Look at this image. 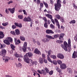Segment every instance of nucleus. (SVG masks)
<instances>
[{
  "instance_id": "1",
  "label": "nucleus",
  "mask_w": 77,
  "mask_h": 77,
  "mask_svg": "<svg viewBox=\"0 0 77 77\" xmlns=\"http://www.w3.org/2000/svg\"><path fill=\"white\" fill-rule=\"evenodd\" d=\"M68 44L66 41H64L63 42L64 45L63 44H61V47L66 51H68V48L69 51L71 50V39L70 38H69L68 40Z\"/></svg>"
},
{
  "instance_id": "2",
  "label": "nucleus",
  "mask_w": 77,
  "mask_h": 77,
  "mask_svg": "<svg viewBox=\"0 0 77 77\" xmlns=\"http://www.w3.org/2000/svg\"><path fill=\"white\" fill-rule=\"evenodd\" d=\"M33 54L31 52H29L26 54V55L24 56V60L25 62L27 63H30V59L29 57H32Z\"/></svg>"
},
{
  "instance_id": "3",
  "label": "nucleus",
  "mask_w": 77,
  "mask_h": 77,
  "mask_svg": "<svg viewBox=\"0 0 77 77\" xmlns=\"http://www.w3.org/2000/svg\"><path fill=\"white\" fill-rule=\"evenodd\" d=\"M54 6L55 11H59L61 6L60 0H57V3L55 4Z\"/></svg>"
},
{
  "instance_id": "4",
  "label": "nucleus",
  "mask_w": 77,
  "mask_h": 77,
  "mask_svg": "<svg viewBox=\"0 0 77 77\" xmlns=\"http://www.w3.org/2000/svg\"><path fill=\"white\" fill-rule=\"evenodd\" d=\"M27 42H25L23 45V46L22 48L21 47L19 46V48L20 50H23V52H26V50H27Z\"/></svg>"
},
{
  "instance_id": "5",
  "label": "nucleus",
  "mask_w": 77,
  "mask_h": 77,
  "mask_svg": "<svg viewBox=\"0 0 77 77\" xmlns=\"http://www.w3.org/2000/svg\"><path fill=\"white\" fill-rule=\"evenodd\" d=\"M59 34L55 35L54 36V37L51 36L49 35H46V38H48L49 39H54V38H59Z\"/></svg>"
},
{
  "instance_id": "6",
  "label": "nucleus",
  "mask_w": 77,
  "mask_h": 77,
  "mask_svg": "<svg viewBox=\"0 0 77 77\" xmlns=\"http://www.w3.org/2000/svg\"><path fill=\"white\" fill-rule=\"evenodd\" d=\"M6 50L5 49H2L0 52V55L2 56L3 57H5V55L6 54Z\"/></svg>"
},
{
  "instance_id": "7",
  "label": "nucleus",
  "mask_w": 77,
  "mask_h": 77,
  "mask_svg": "<svg viewBox=\"0 0 77 77\" xmlns=\"http://www.w3.org/2000/svg\"><path fill=\"white\" fill-rule=\"evenodd\" d=\"M51 50H49L48 51V54L47 55V59L48 60L51 62V63H53V61L51 60L50 59V54H51Z\"/></svg>"
},
{
  "instance_id": "8",
  "label": "nucleus",
  "mask_w": 77,
  "mask_h": 77,
  "mask_svg": "<svg viewBox=\"0 0 77 77\" xmlns=\"http://www.w3.org/2000/svg\"><path fill=\"white\" fill-rule=\"evenodd\" d=\"M23 21H25V22H30V21H32L31 18L29 17H26L23 19Z\"/></svg>"
},
{
  "instance_id": "9",
  "label": "nucleus",
  "mask_w": 77,
  "mask_h": 77,
  "mask_svg": "<svg viewBox=\"0 0 77 77\" xmlns=\"http://www.w3.org/2000/svg\"><path fill=\"white\" fill-rule=\"evenodd\" d=\"M57 57L60 59H63L64 58V56L62 54H58L57 55Z\"/></svg>"
},
{
  "instance_id": "10",
  "label": "nucleus",
  "mask_w": 77,
  "mask_h": 77,
  "mask_svg": "<svg viewBox=\"0 0 77 77\" xmlns=\"http://www.w3.org/2000/svg\"><path fill=\"white\" fill-rule=\"evenodd\" d=\"M54 20L56 25H57L58 26V28L59 29H60V24H59V22L58 20H57V19L55 18L54 19Z\"/></svg>"
},
{
  "instance_id": "11",
  "label": "nucleus",
  "mask_w": 77,
  "mask_h": 77,
  "mask_svg": "<svg viewBox=\"0 0 77 77\" xmlns=\"http://www.w3.org/2000/svg\"><path fill=\"white\" fill-rule=\"evenodd\" d=\"M34 53H35V54H40V55L41 54V52H40V51L38 50V49L37 48H35Z\"/></svg>"
},
{
  "instance_id": "12",
  "label": "nucleus",
  "mask_w": 77,
  "mask_h": 77,
  "mask_svg": "<svg viewBox=\"0 0 77 77\" xmlns=\"http://www.w3.org/2000/svg\"><path fill=\"white\" fill-rule=\"evenodd\" d=\"M14 39V42L16 45H19V44H20V43H21V41H20V39L17 40V38H15Z\"/></svg>"
},
{
  "instance_id": "13",
  "label": "nucleus",
  "mask_w": 77,
  "mask_h": 77,
  "mask_svg": "<svg viewBox=\"0 0 77 77\" xmlns=\"http://www.w3.org/2000/svg\"><path fill=\"white\" fill-rule=\"evenodd\" d=\"M14 25L16 26H17V27H19V28H21V27H22V24L21 23H15Z\"/></svg>"
},
{
  "instance_id": "14",
  "label": "nucleus",
  "mask_w": 77,
  "mask_h": 77,
  "mask_svg": "<svg viewBox=\"0 0 77 77\" xmlns=\"http://www.w3.org/2000/svg\"><path fill=\"white\" fill-rule=\"evenodd\" d=\"M60 68L62 69H65V68H66V64H62L60 65Z\"/></svg>"
},
{
  "instance_id": "15",
  "label": "nucleus",
  "mask_w": 77,
  "mask_h": 77,
  "mask_svg": "<svg viewBox=\"0 0 77 77\" xmlns=\"http://www.w3.org/2000/svg\"><path fill=\"white\" fill-rule=\"evenodd\" d=\"M46 33H48V34H50V33H52V34H53V33H54V32H53L51 30L47 29L46 31Z\"/></svg>"
},
{
  "instance_id": "16",
  "label": "nucleus",
  "mask_w": 77,
  "mask_h": 77,
  "mask_svg": "<svg viewBox=\"0 0 77 77\" xmlns=\"http://www.w3.org/2000/svg\"><path fill=\"white\" fill-rule=\"evenodd\" d=\"M65 34L63 33H61L60 35L59 36V39L60 40H63V37L64 36Z\"/></svg>"
},
{
  "instance_id": "17",
  "label": "nucleus",
  "mask_w": 77,
  "mask_h": 77,
  "mask_svg": "<svg viewBox=\"0 0 77 77\" xmlns=\"http://www.w3.org/2000/svg\"><path fill=\"white\" fill-rule=\"evenodd\" d=\"M5 34L2 31H0V39H2L4 38Z\"/></svg>"
},
{
  "instance_id": "18",
  "label": "nucleus",
  "mask_w": 77,
  "mask_h": 77,
  "mask_svg": "<svg viewBox=\"0 0 77 77\" xmlns=\"http://www.w3.org/2000/svg\"><path fill=\"white\" fill-rule=\"evenodd\" d=\"M72 58L73 59H75L76 57H77V54L76 55V53H75V51H74L72 55Z\"/></svg>"
},
{
  "instance_id": "19",
  "label": "nucleus",
  "mask_w": 77,
  "mask_h": 77,
  "mask_svg": "<svg viewBox=\"0 0 77 77\" xmlns=\"http://www.w3.org/2000/svg\"><path fill=\"white\" fill-rule=\"evenodd\" d=\"M8 10H9V11L11 12V14H14L15 12V8L14 7L12 9L8 8Z\"/></svg>"
},
{
  "instance_id": "20",
  "label": "nucleus",
  "mask_w": 77,
  "mask_h": 77,
  "mask_svg": "<svg viewBox=\"0 0 77 77\" xmlns=\"http://www.w3.org/2000/svg\"><path fill=\"white\" fill-rule=\"evenodd\" d=\"M15 32L16 35H19L20 34V31L18 29H15Z\"/></svg>"
},
{
  "instance_id": "21",
  "label": "nucleus",
  "mask_w": 77,
  "mask_h": 77,
  "mask_svg": "<svg viewBox=\"0 0 77 77\" xmlns=\"http://www.w3.org/2000/svg\"><path fill=\"white\" fill-rule=\"evenodd\" d=\"M3 42L5 44H7V45H10V42L7 40H4Z\"/></svg>"
},
{
  "instance_id": "22",
  "label": "nucleus",
  "mask_w": 77,
  "mask_h": 77,
  "mask_svg": "<svg viewBox=\"0 0 77 77\" xmlns=\"http://www.w3.org/2000/svg\"><path fill=\"white\" fill-rule=\"evenodd\" d=\"M45 16L47 17L48 18H50V19H51V18H53V16L51 15H50L49 14H48L45 15Z\"/></svg>"
},
{
  "instance_id": "23",
  "label": "nucleus",
  "mask_w": 77,
  "mask_h": 77,
  "mask_svg": "<svg viewBox=\"0 0 77 77\" xmlns=\"http://www.w3.org/2000/svg\"><path fill=\"white\" fill-rule=\"evenodd\" d=\"M42 3H43L44 5L46 8H48V5L47 3H45L44 1L42 2Z\"/></svg>"
},
{
  "instance_id": "24",
  "label": "nucleus",
  "mask_w": 77,
  "mask_h": 77,
  "mask_svg": "<svg viewBox=\"0 0 77 77\" xmlns=\"http://www.w3.org/2000/svg\"><path fill=\"white\" fill-rule=\"evenodd\" d=\"M61 17H60V15L58 14H56L55 15V17L58 20H60Z\"/></svg>"
},
{
  "instance_id": "25",
  "label": "nucleus",
  "mask_w": 77,
  "mask_h": 77,
  "mask_svg": "<svg viewBox=\"0 0 77 77\" xmlns=\"http://www.w3.org/2000/svg\"><path fill=\"white\" fill-rule=\"evenodd\" d=\"M42 41L43 42L45 43V42H48V41H49V40H48V38H46V39H45V38H43V39L42 40Z\"/></svg>"
},
{
  "instance_id": "26",
  "label": "nucleus",
  "mask_w": 77,
  "mask_h": 77,
  "mask_svg": "<svg viewBox=\"0 0 77 77\" xmlns=\"http://www.w3.org/2000/svg\"><path fill=\"white\" fill-rule=\"evenodd\" d=\"M20 39L21 41H24L26 40L25 37L24 36H20Z\"/></svg>"
},
{
  "instance_id": "27",
  "label": "nucleus",
  "mask_w": 77,
  "mask_h": 77,
  "mask_svg": "<svg viewBox=\"0 0 77 77\" xmlns=\"http://www.w3.org/2000/svg\"><path fill=\"white\" fill-rule=\"evenodd\" d=\"M31 63L33 65L35 64V65H37L36 64L37 63V62L36 61H34L32 60H31Z\"/></svg>"
},
{
  "instance_id": "28",
  "label": "nucleus",
  "mask_w": 77,
  "mask_h": 77,
  "mask_svg": "<svg viewBox=\"0 0 77 77\" xmlns=\"http://www.w3.org/2000/svg\"><path fill=\"white\" fill-rule=\"evenodd\" d=\"M10 46L12 50H15V46L13 44H11Z\"/></svg>"
},
{
  "instance_id": "29",
  "label": "nucleus",
  "mask_w": 77,
  "mask_h": 77,
  "mask_svg": "<svg viewBox=\"0 0 77 77\" xmlns=\"http://www.w3.org/2000/svg\"><path fill=\"white\" fill-rule=\"evenodd\" d=\"M67 71L69 74L72 73V69H71V68H68L67 69Z\"/></svg>"
},
{
  "instance_id": "30",
  "label": "nucleus",
  "mask_w": 77,
  "mask_h": 77,
  "mask_svg": "<svg viewBox=\"0 0 77 77\" xmlns=\"http://www.w3.org/2000/svg\"><path fill=\"white\" fill-rule=\"evenodd\" d=\"M44 7V4L43 3L41 2L40 4V9H41L42 8Z\"/></svg>"
},
{
  "instance_id": "31",
  "label": "nucleus",
  "mask_w": 77,
  "mask_h": 77,
  "mask_svg": "<svg viewBox=\"0 0 77 77\" xmlns=\"http://www.w3.org/2000/svg\"><path fill=\"white\" fill-rule=\"evenodd\" d=\"M42 74L43 75H46L47 73H46V72H45V71L44 69H42Z\"/></svg>"
},
{
  "instance_id": "32",
  "label": "nucleus",
  "mask_w": 77,
  "mask_h": 77,
  "mask_svg": "<svg viewBox=\"0 0 77 77\" xmlns=\"http://www.w3.org/2000/svg\"><path fill=\"white\" fill-rule=\"evenodd\" d=\"M60 21L62 23H65V20H64V18L63 17H61L60 18Z\"/></svg>"
},
{
  "instance_id": "33",
  "label": "nucleus",
  "mask_w": 77,
  "mask_h": 77,
  "mask_svg": "<svg viewBox=\"0 0 77 77\" xmlns=\"http://www.w3.org/2000/svg\"><path fill=\"white\" fill-rule=\"evenodd\" d=\"M51 58H52L53 59H56L57 57L56 55H52L51 56Z\"/></svg>"
},
{
  "instance_id": "34",
  "label": "nucleus",
  "mask_w": 77,
  "mask_h": 77,
  "mask_svg": "<svg viewBox=\"0 0 77 77\" xmlns=\"http://www.w3.org/2000/svg\"><path fill=\"white\" fill-rule=\"evenodd\" d=\"M39 62L40 63H43V60H42V58H40L39 59Z\"/></svg>"
},
{
  "instance_id": "35",
  "label": "nucleus",
  "mask_w": 77,
  "mask_h": 77,
  "mask_svg": "<svg viewBox=\"0 0 77 77\" xmlns=\"http://www.w3.org/2000/svg\"><path fill=\"white\" fill-rule=\"evenodd\" d=\"M75 23H76V21H75V20H72L69 22L70 24H75Z\"/></svg>"
},
{
  "instance_id": "36",
  "label": "nucleus",
  "mask_w": 77,
  "mask_h": 77,
  "mask_svg": "<svg viewBox=\"0 0 77 77\" xmlns=\"http://www.w3.org/2000/svg\"><path fill=\"white\" fill-rule=\"evenodd\" d=\"M44 27H45V28H48V25L47 24V22H45V23L44 24Z\"/></svg>"
},
{
  "instance_id": "37",
  "label": "nucleus",
  "mask_w": 77,
  "mask_h": 77,
  "mask_svg": "<svg viewBox=\"0 0 77 77\" xmlns=\"http://www.w3.org/2000/svg\"><path fill=\"white\" fill-rule=\"evenodd\" d=\"M45 71H46V73H48L49 72V70L47 67H45Z\"/></svg>"
},
{
  "instance_id": "38",
  "label": "nucleus",
  "mask_w": 77,
  "mask_h": 77,
  "mask_svg": "<svg viewBox=\"0 0 77 77\" xmlns=\"http://www.w3.org/2000/svg\"><path fill=\"white\" fill-rule=\"evenodd\" d=\"M36 3L38 5H39L41 3V1L40 0H37Z\"/></svg>"
},
{
  "instance_id": "39",
  "label": "nucleus",
  "mask_w": 77,
  "mask_h": 77,
  "mask_svg": "<svg viewBox=\"0 0 77 77\" xmlns=\"http://www.w3.org/2000/svg\"><path fill=\"white\" fill-rule=\"evenodd\" d=\"M10 33H11V34H12V35H14V36L16 35L15 31H11L10 32Z\"/></svg>"
},
{
  "instance_id": "40",
  "label": "nucleus",
  "mask_w": 77,
  "mask_h": 77,
  "mask_svg": "<svg viewBox=\"0 0 77 77\" xmlns=\"http://www.w3.org/2000/svg\"><path fill=\"white\" fill-rule=\"evenodd\" d=\"M8 24V22L5 23H2V25L3 26H6Z\"/></svg>"
},
{
  "instance_id": "41",
  "label": "nucleus",
  "mask_w": 77,
  "mask_h": 77,
  "mask_svg": "<svg viewBox=\"0 0 77 77\" xmlns=\"http://www.w3.org/2000/svg\"><path fill=\"white\" fill-rule=\"evenodd\" d=\"M18 17L19 19H20L21 20H22L23 18V16L21 15H19L18 16Z\"/></svg>"
},
{
  "instance_id": "42",
  "label": "nucleus",
  "mask_w": 77,
  "mask_h": 77,
  "mask_svg": "<svg viewBox=\"0 0 77 77\" xmlns=\"http://www.w3.org/2000/svg\"><path fill=\"white\" fill-rule=\"evenodd\" d=\"M72 5H73V8H74L75 9H77V6H76L75 5V3H73Z\"/></svg>"
},
{
  "instance_id": "43",
  "label": "nucleus",
  "mask_w": 77,
  "mask_h": 77,
  "mask_svg": "<svg viewBox=\"0 0 77 77\" xmlns=\"http://www.w3.org/2000/svg\"><path fill=\"white\" fill-rule=\"evenodd\" d=\"M43 20H44L45 23V22H47V18H46V17H43Z\"/></svg>"
},
{
  "instance_id": "44",
  "label": "nucleus",
  "mask_w": 77,
  "mask_h": 77,
  "mask_svg": "<svg viewBox=\"0 0 77 77\" xmlns=\"http://www.w3.org/2000/svg\"><path fill=\"white\" fill-rule=\"evenodd\" d=\"M50 27L52 29H54V26L52 24H51L50 25Z\"/></svg>"
},
{
  "instance_id": "45",
  "label": "nucleus",
  "mask_w": 77,
  "mask_h": 77,
  "mask_svg": "<svg viewBox=\"0 0 77 77\" xmlns=\"http://www.w3.org/2000/svg\"><path fill=\"white\" fill-rule=\"evenodd\" d=\"M53 74V70H51L49 72V75H52Z\"/></svg>"
},
{
  "instance_id": "46",
  "label": "nucleus",
  "mask_w": 77,
  "mask_h": 77,
  "mask_svg": "<svg viewBox=\"0 0 77 77\" xmlns=\"http://www.w3.org/2000/svg\"><path fill=\"white\" fill-rule=\"evenodd\" d=\"M57 62L59 64V65H60V64H61V63H62V61H61L60 60H58Z\"/></svg>"
},
{
  "instance_id": "47",
  "label": "nucleus",
  "mask_w": 77,
  "mask_h": 77,
  "mask_svg": "<svg viewBox=\"0 0 77 77\" xmlns=\"http://www.w3.org/2000/svg\"><path fill=\"white\" fill-rule=\"evenodd\" d=\"M53 63L55 65H57V62L56 60H54L53 61Z\"/></svg>"
},
{
  "instance_id": "48",
  "label": "nucleus",
  "mask_w": 77,
  "mask_h": 77,
  "mask_svg": "<svg viewBox=\"0 0 77 77\" xmlns=\"http://www.w3.org/2000/svg\"><path fill=\"white\" fill-rule=\"evenodd\" d=\"M42 55L43 59H45V54H42Z\"/></svg>"
},
{
  "instance_id": "49",
  "label": "nucleus",
  "mask_w": 77,
  "mask_h": 77,
  "mask_svg": "<svg viewBox=\"0 0 77 77\" xmlns=\"http://www.w3.org/2000/svg\"><path fill=\"white\" fill-rule=\"evenodd\" d=\"M0 28L1 29H2V30H3V29H5V27L2 26L1 25H0Z\"/></svg>"
},
{
  "instance_id": "50",
  "label": "nucleus",
  "mask_w": 77,
  "mask_h": 77,
  "mask_svg": "<svg viewBox=\"0 0 77 77\" xmlns=\"http://www.w3.org/2000/svg\"><path fill=\"white\" fill-rule=\"evenodd\" d=\"M5 12L6 14H9V11L7 10V8H6L5 10Z\"/></svg>"
},
{
  "instance_id": "51",
  "label": "nucleus",
  "mask_w": 77,
  "mask_h": 77,
  "mask_svg": "<svg viewBox=\"0 0 77 77\" xmlns=\"http://www.w3.org/2000/svg\"><path fill=\"white\" fill-rule=\"evenodd\" d=\"M16 27L15 26L13 25L12 26V28L13 29H15L16 28Z\"/></svg>"
},
{
  "instance_id": "52",
  "label": "nucleus",
  "mask_w": 77,
  "mask_h": 77,
  "mask_svg": "<svg viewBox=\"0 0 77 77\" xmlns=\"http://www.w3.org/2000/svg\"><path fill=\"white\" fill-rule=\"evenodd\" d=\"M14 55L16 57H19V55L17 54V53L15 54Z\"/></svg>"
},
{
  "instance_id": "53",
  "label": "nucleus",
  "mask_w": 77,
  "mask_h": 77,
  "mask_svg": "<svg viewBox=\"0 0 77 77\" xmlns=\"http://www.w3.org/2000/svg\"><path fill=\"white\" fill-rule=\"evenodd\" d=\"M50 3L51 4V5H53V4H54V2H53V0H50Z\"/></svg>"
},
{
  "instance_id": "54",
  "label": "nucleus",
  "mask_w": 77,
  "mask_h": 77,
  "mask_svg": "<svg viewBox=\"0 0 77 77\" xmlns=\"http://www.w3.org/2000/svg\"><path fill=\"white\" fill-rule=\"evenodd\" d=\"M13 3V1H11L8 2L7 3V4H8V5H10V4H11V3Z\"/></svg>"
},
{
  "instance_id": "55",
  "label": "nucleus",
  "mask_w": 77,
  "mask_h": 77,
  "mask_svg": "<svg viewBox=\"0 0 77 77\" xmlns=\"http://www.w3.org/2000/svg\"><path fill=\"white\" fill-rule=\"evenodd\" d=\"M51 21L52 22V23H53L54 24H55V22H54V20L52 18L51 19Z\"/></svg>"
},
{
  "instance_id": "56",
  "label": "nucleus",
  "mask_w": 77,
  "mask_h": 77,
  "mask_svg": "<svg viewBox=\"0 0 77 77\" xmlns=\"http://www.w3.org/2000/svg\"><path fill=\"white\" fill-rule=\"evenodd\" d=\"M3 48V45L2 44H0V48Z\"/></svg>"
},
{
  "instance_id": "57",
  "label": "nucleus",
  "mask_w": 77,
  "mask_h": 77,
  "mask_svg": "<svg viewBox=\"0 0 77 77\" xmlns=\"http://www.w3.org/2000/svg\"><path fill=\"white\" fill-rule=\"evenodd\" d=\"M74 39L75 41H77V35L75 37Z\"/></svg>"
},
{
  "instance_id": "58",
  "label": "nucleus",
  "mask_w": 77,
  "mask_h": 77,
  "mask_svg": "<svg viewBox=\"0 0 77 77\" xmlns=\"http://www.w3.org/2000/svg\"><path fill=\"white\" fill-rule=\"evenodd\" d=\"M37 72H39V74H42V70L41 71L40 70H38Z\"/></svg>"
},
{
  "instance_id": "59",
  "label": "nucleus",
  "mask_w": 77,
  "mask_h": 77,
  "mask_svg": "<svg viewBox=\"0 0 77 77\" xmlns=\"http://www.w3.org/2000/svg\"><path fill=\"white\" fill-rule=\"evenodd\" d=\"M51 21L50 20H48L47 21V23L48 24H50Z\"/></svg>"
},
{
  "instance_id": "60",
  "label": "nucleus",
  "mask_w": 77,
  "mask_h": 77,
  "mask_svg": "<svg viewBox=\"0 0 77 77\" xmlns=\"http://www.w3.org/2000/svg\"><path fill=\"white\" fill-rule=\"evenodd\" d=\"M8 39L9 41H12V38H11V37H9L8 38Z\"/></svg>"
},
{
  "instance_id": "61",
  "label": "nucleus",
  "mask_w": 77,
  "mask_h": 77,
  "mask_svg": "<svg viewBox=\"0 0 77 77\" xmlns=\"http://www.w3.org/2000/svg\"><path fill=\"white\" fill-rule=\"evenodd\" d=\"M5 77H13L11 75H5Z\"/></svg>"
},
{
  "instance_id": "62",
  "label": "nucleus",
  "mask_w": 77,
  "mask_h": 77,
  "mask_svg": "<svg viewBox=\"0 0 77 77\" xmlns=\"http://www.w3.org/2000/svg\"><path fill=\"white\" fill-rule=\"evenodd\" d=\"M36 42L37 44V45H40V44H41V43H40L39 42V41H37Z\"/></svg>"
},
{
  "instance_id": "63",
  "label": "nucleus",
  "mask_w": 77,
  "mask_h": 77,
  "mask_svg": "<svg viewBox=\"0 0 77 77\" xmlns=\"http://www.w3.org/2000/svg\"><path fill=\"white\" fill-rule=\"evenodd\" d=\"M44 62L45 63H47V60L44 59Z\"/></svg>"
},
{
  "instance_id": "64",
  "label": "nucleus",
  "mask_w": 77,
  "mask_h": 77,
  "mask_svg": "<svg viewBox=\"0 0 77 77\" xmlns=\"http://www.w3.org/2000/svg\"><path fill=\"white\" fill-rule=\"evenodd\" d=\"M63 43V41L62 40H59V44H61Z\"/></svg>"
}]
</instances>
